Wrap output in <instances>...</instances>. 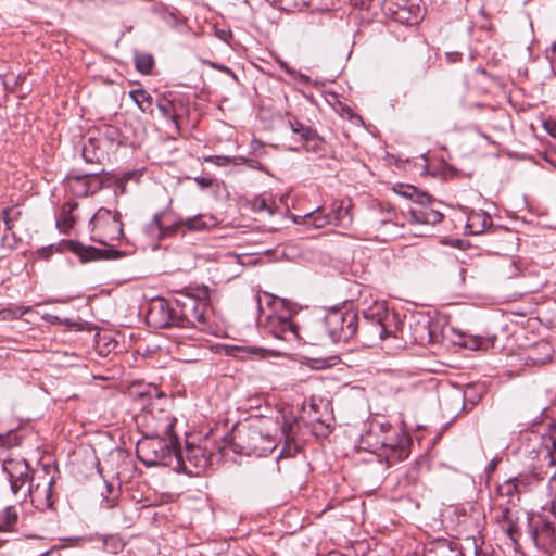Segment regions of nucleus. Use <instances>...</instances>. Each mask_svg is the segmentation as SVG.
<instances>
[{
    "mask_svg": "<svg viewBox=\"0 0 556 556\" xmlns=\"http://www.w3.org/2000/svg\"><path fill=\"white\" fill-rule=\"evenodd\" d=\"M147 317L156 328H177L182 340L194 343L216 333L211 312L210 289L206 286L178 292L173 300L154 299Z\"/></svg>",
    "mask_w": 556,
    "mask_h": 556,
    "instance_id": "1",
    "label": "nucleus"
},
{
    "mask_svg": "<svg viewBox=\"0 0 556 556\" xmlns=\"http://www.w3.org/2000/svg\"><path fill=\"white\" fill-rule=\"evenodd\" d=\"M230 443L236 454L256 457L269 455L277 446L274 435L260 422L236 425Z\"/></svg>",
    "mask_w": 556,
    "mask_h": 556,
    "instance_id": "2",
    "label": "nucleus"
},
{
    "mask_svg": "<svg viewBox=\"0 0 556 556\" xmlns=\"http://www.w3.org/2000/svg\"><path fill=\"white\" fill-rule=\"evenodd\" d=\"M363 317L364 321L359 325L356 337L362 344L372 346L396 336L395 316L388 311L386 303L374 302L363 311Z\"/></svg>",
    "mask_w": 556,
    "mask_h": 556,
    "instance_id": "3",
    "label": "nucleus"
},
{
    "mask_svg": "<svg viewBox=\"0 0 556 556\" xmlns=\"http://www.w3.org/2000/svg\"><path fill=\"white\" fill-rule=\"evenodd\" d=\"M177 435H144L137 442L138 458L147 466H173L177 457Z\"/></svg>",
    "mask_w": 556,
    "mask_h": 556,
    "instance_id": "4",
    "label": "nucleus"
},
{
    "mask_svg": "<svg viewBox=\"0 0 556 556\" xmlns=\"http://www.w3.org/2000/svg\"><path fill=\"white\" fill-rule=\"evenodd\" d=\"M320 326L332 342L346 343L357 337L358 314L351 308L331 307L326 311Z\"/></svg>",
    "mask_w": 556,
    "mask_h": 556,
    "instance_id": "5",
    "label": "nucleus"
},
{
    "mask_svg": "<svg viewBox=\"0 0 556 556\" xmlns=\"http://www.w3.org/2000/svg\"><path fill=\"white\" fill-rule=\"evenodd\" d=\"M91 239L103 245L113 247L123 236L122 216L118 211L100 207L89 220Z\"/></svg>",
    "mask_w": 556,
    "mask_h": 556,
    "instance_id": "6",
    "label": "nucleus"
},
{
    "mask_svg": "<svg viewBox=\"0 0 556 556\" xmlns=\"http://www.w3.org/2000/svg\"><path fill=\"white\" fill-rule=\"evenodd\" d=\"M163 397L153 401L138 417V425L144 435H175L173 433L176 418L163 406Z\"/></svg>",
    "mask_w": 556,
    "mask_h": 556,
    "instance_id": "7",
    "label": "nucleus"
},
{
    "mask_svg": "<svg viewBox=\"0 0 556 556\" xmlns=\"http://www.w3.org/2000/svg\"><path fill=\"white\" fill-rule=\"evenodd\" d=\"M265 295L269 298L268 306L274 308V312L266 318V330L279 340L288 343L296 342L300 338L298 325L289 314L278 313L277 311L278 307L285 308L288 305L287 301L267 292H265Z\"/></svg>",
    "mask_w": 556,
    "mask_h": 556,
    "instance_id": "8",
    "label": "nucleus"
},
{
    "mask_svg": "<svg viewBox=\"0 0 556 556\" xmlns=\"http://www.w3.org/2000/svg\"><path fill=\"white\" fill-rule=\"evenodd\" d=\"M81 156L87 165L97 166V169L81 170L80 168L74 167L70 170V173L65 177V180L68 184H75V186H71L75 190V192L77 190H83L84 185L86 182L94 184L97 178H99L105 173L101 165V152L99 141L96 138L90 137L88 141L84 143L81 149Z\"/></svg>",
    "mask_w": 556,
    "mask_h": 556,
    "instance_id": "9",
    "label": "nucleus"
},
{
    "mask_svg": "<svg viewBox=\"0 0 556 556\" xmlns=\"http://www.w3.org/2000/svg\"><path fill=\"white\" fill-rule=\"evenodd\" d=\"M530 538L535 547L548 556H556V531L541 515L528 519Z\"/></svg>",
    "mask_w": 556,
    "mask_h": 556,
    "instance_id": "10",
    "label": "nucleus"
},
{
    "mask_svg": "<svg viewBox=\"0 0 556 556\" xmlns=\"http://www.w3.org/2000/svg\"><path fill=\"white\" fill-rule=\"evenodd\" d=\"M381 10L386 17L400 24H416L420 18L419 8L410 0H383Z\"/></svg>",
    "mask_w": 556,
    "mask_h": 556,
    "instance_id": "11",
    "label": "nucleus"
},
{
    "mask_svg": "<svg viewBox=\"0 0 556 556\" xmlns=\"http://www.w3.org/2000/svg\"><path fill=\"white\" fill-rule=\"evenodd\" d=\"M207 463L208 459L200 446L187 445L186 451L182 452L178 445L177 457H175L173 466L189 476H198L205 469Z\"/></svg>",
    "mask_w": 556,
    "mask_h": 556,
    "instance_id": "12",
    "label": "nucleus"
},
{
    "mask_svg": "<svg viewBox=\"0 0 556 556\" xmlns=\"http://www.w3.org/2000/svg\"><path fill=\"white\" fill-rule=\"evenodd\" d=\"M534 481H536L534 475L520 473L498 484L496 493L505 500L506 505L516 506L520 501L521 493L528 491Z\"/></svg>",
    "mask_w": 556,
    "mask_h": 556,
    "instance_id": "13",
    "label": "nucleus"
},
{
    "mask_svg": "<svg viewBox=\"0 0 556 556\" xmlns=\"http://www.w3.org/2000/svg\"><path fill=\"white\" fill-rule=\"evenodd\" d=\"M3 471L8 475L10 489L17 495L25 485L33 481L31 468L24 459H8L3 462Z\"/></svg>",
    "mask_w": 556,
    "mask_h": 556,
    "instance_id": "14",
    "label": "nucleus"
},
{
    "mask_svg": "<svg viewBox=\"0 0 556 556\" xmlns=\"http://www.w3.org/2000/svg\"><path fill=\"white\" fill-rule=\"evenodd\" d=\"M442 219L443 214L430 207L428 203L417 204L408 210V222L414 227L413 232L415 236H425L421 227L434 226L441 223Z\"/></svg>",
    "mask_w": 556,
    "mask_h": 556,
    "instance_id": "15",
    "label": "nucleus"
},
{
    "mask_svg": "<svg viewBox=\"0 0 556 556\" xmlns=\"http://www.w3.org/2000/svg\"><path fill=\"white\" fill-rule=\"evenodd\" d=\"M63 247H65L67 251L76 254L81 263L117 258L122 255L119 251L114 249H98L92 245H84L75 240H63Z\"/></svg>",
    "mask_w": 556,
    "mask_h": 556,
    "instance_id": "16",
    "label": "nucleus"
},
{
    "mask_svg": "<svg viewBox=\"0 0 556 556\" xmlns=\"http://www.w3.org/2000/svg\"><path fill=\"white\" fill-rule=\"evenodd\" d=\"M103 188H112L115 195H122L126 192V182L123 181V178H118L116 173H104L97 178L94 184L86 182L84 189L77 190L76 194L87 197Z\"/></svg>",
    "mask_w": 556,
    "mask_h": 556,
    "instance_id": "17",
    "label": "nucleus"
},
{
    "mask_svg": "<svg viewBox=\"0 0 556 556\" xmlns=\"http://www.w3.org/2000/svg\"><path fill=\"white\" fill-rule=\"evenodd\" d=\"M52 485L53 479H49L43 486L39 483L34 484V482H30L24 492V497L28 495L30 497V502L40 510L51 508L53 505Z\"/></svg>",
    "mask_w": 556,
    "mask_h": 556,
    "instance_id": "18",
    "label": "nucleus"
},
{
    "mask_svg": "<svg viewBox=\"0 0 556 556\" xmlns=\"http://www.w3.org/2000/svg\"><path fill=\"white\" fill-rule=\"evenodd\" d=\"M156 108L164 118H168L178 130L181 113L185 111L184 103L177 99H170L166 94H160L156 99Z\"/></svg>",
    "mask_w": 556,
    "mask_h": 556,
    "instance_id": "19",
    "label": "nucleus"
},
{
    "mask_svg": "<svg viewBox=\"0 0 556 556\" xmlns=\"http://www.w3.org/2000/svg\"><path fill=\"white\" fill-rule=\"evenodd\" d=\"M397 214L390 203H380L372 208V224L383 226L387 224H396Z\"/></svg>",
    "mask_w": 556,
    "mask_h": 556,
    "instance_id": "20",
    "label": "nucleus"
},
{
    "mask_svg": "<svg viewBox=\"0 0 556 556\" xmlns=\"http://www.w3.org/2000/svg\"><path fill=\"white\" fill-rule=\"evenodd\" d=\"M350 206L345 207L343 201H334L331 211L328 213L333 225L348 226L352 223Z\"/></svg>",
    "mask_w": 556,
    "mask_h": 556,
    "instance_id": "21",
    "label": "nucleus"
},
{
    "mask_svg": "<svg viewBox=\"0 0 556 556\" xmlns=\"http://www.w3.org/2000/svg\"><path fill=\"white\" fill-rule=\"evenodd\" d=\"M165 212L153 215L152 219L144 226V233L151 241L163 240V219Z\"/></svg>",
    "mask_w": 556,
    "mask_h": 556,
    "instance_id": "22",
    "label": "nucleus"
},
{
    "mask_svg": "<svg viewBox=\"0 0 556 556\" xmlns=\"http://www.w3.org/2000/svg\"><path fill=\"white\" fill-rule=\"evenodd\" d=\"M129 97L135 101V103L143 113H153L154 101L152 96L147 90L142 88L131 90L129 91Z\"/></svg>",
    "mask_w": 556,
    "mask_h": 556,
    "instance_id": "23",
    "label": "nucleus"
},
{
    "mask_svg": "<svg viewBox=\"0 0 556 556\" xmlns=\"http://www.w3.org/2000/svg\"><path fill=\"white\" fill-rule=\"evenodd\" d=\"M163 240L175 237L177 235L185 236V220L182 219H169V216L165 213L163 219Z\"/></svg>",
    "mask_w": 556,
    "mask_h": 556,
    "instance_id": "24",
    "label": "nucleus"
},
{
    "mask_svg": "<svg viewBox=\"0 0 556 556\" xmlns=\"http://www.w3.org/2000/svg\"><path fill=\"white\" fill-rule=\"evenodd\" d=\"M551 345L547 342H539L535 349L530 352L527 359L533 365L545 364L551 359Z\"/></svg>",
    "mask_w": 556,
    "mask_h": 556,
    "instance_id": "25",
    "label": "nucleus"
},
{
    "mask_svg": "<svg viewBox=\"0 0 556 556\" xmlns=\"http://www.w3.org/2000/svg\"><path fill=\"white\" fill-rule=\"evenodd\" d=\"M427 556H465L457 544H450L446 541L438 542L429 549Z\"/></svg>",
    "mask_w": 556,
    "mask_h": 556,
    "instance_id": "26",
    "label": "nucleus"
},
{
    "mask_svg": "<svg viewBox=\"0 0 556 556\" xmlns=\"http://www.w3.org/2000/svg\"><path fill=\"white\" fill-rule=\"evenodd\" d=\"M492 219L490 215L485 213H473L468 217L467 227L470 228L471 233H481L489 226H491Z\"/></svg>",
    "mask_w": 556,
    "mask_h": 556,
    "instance_id": "27",
    "label": "nucleus"
},
{
    "mask_svg": "<svg viewBox=\"0 0 556 556\" xmlns=\"http://www.w3.org/2000/svg\"><path fill=\"white\" fill-rule=\"evenodd\" d=\"M304 219L306 225L316 229L324 228L325 226L332 224L329 214H325L321 207H317L316 210L305 214Z\"/></svg>",
    "mask_w": 556,
    "mask_h": 556,
    "instance_id": "28",
    "label": "nucleus"
},
{
    "mask_svg": "<svg viewBox=\"0 0 556 556\" xmlns=\"http://www.w3.org/2000/svg\"><path fill=\"white\" fill-rule=\"evenodd\" d=\"M18 513L14 505L7 506L0 511V531L12 530L17 523Z\"/></svg>",
    "mask_w": 556,
    "mask_h": 556,
    "instance_id": "29",
    "label": "nucleus"
},
{
    "mask_svg": "<svg viewBox=\"0 0 556 556\" xmlns=\"http://www.w3.org/2000/svg\"><path fill=\"white\" fill-rule=\"evenodd\" d=\"M134 61L136 70L143 75L150 74L154 67V59L150 53L137 52Z\"/></svg>",
    "mask_w": 556,
    "mask_h": 556,
    "instance_id": "30",
    "label": "nucleus"
},
{
    "mask_svg": "<svg viewBox=\"0 0 556 556\" xmlns=\"http://www.w3.org/2000/svg\"><path fill=\"white\" fill-rule=\"evenodd\" d=\"M397 192L404 197L412 199L416 204H424L430 202V195L426 192H420L414 186H400V190Z\"/></svg>",
    "mask_w": 556,
    "mask_h": 556,
    "instance_id": "31",
    "label": "nucleus"
},
{
    "mask_svg": "<svg viewBox=\"0 0 556 556\" xmlns=\"http://www.w3.org/2000/svg\"><path fill=\"white\" fill-rule=\"evenodd\" d=\"M101 541L105 552L110 554H118L125 547V543L121 536L116 534L102 535Z\"/></svg>",
    "mask_w": 556,
    "mask_h": 556,
    "instance_id": "32",
    "label": "nucleus"
},
{
    "mask_svg": "<svg viewBox=\"0 0 556 556\" xmlns=\"http://www.w3.org/2000/svg\"><path fill=\"white\" fill-rule=\"evenodd\" d=\"M300 143L307 152L323 153L325 151V141L315 130L312 131V136H308Z\"/></svg>",
    "mask_w": 556,
    "mask_h": 556,
    "instance_id": "33",
    "label": "nucleus"
},
{
    "mask_svg": "<svg viewBox=\"0 0 556 556\" xmlns=\"http://www.w3.org/2000/svg\"><path fill=\"white\" fill-rule=\"evenodd\" d=\"M22 216V212L20 210H14L13 207L7 206L1 211V219L5 226V229L12 231L14 228V223L20 219Z\"/></svg>",
    "mask_w": 556,
    "mask_h": 556,
    "instance_id": "34",
    "label": "nucleus"
},
{
    "mask_svg": "<svg viewBox=\"0 0 556 556\" xmlns=\"http://www.w3.org/2000/svg\"><path fill=\"white\" fill-rule=\"evenodd\" d=\"M208 227L204 217L199 215L185 220V230L187 231H199Z\"/></svg>",
    "mask_w": 556,
    "mask_h": 556,
    "instance_id": "35",
    "label": "nucleus"
},
{
    "mask_svg": "<svg viewBox=\"0 0 556 556\" xmlns=\"http://www.w3.org/2000/svg\"><path fill=\"white\" fill-rule=\"evenodd\" d=\"M289 127L293 134L299 135L300 142L307 138L308 136H312V131L314 130L299 121H289Z\"/></svg>",
    "mask_w": 556,
    "mask_h": 556,
    "instance_id": "36",
    "label": "nucleus"
},
{
    "mask_svg": "<svg viewBox=\"0 0 556 556\" xmlns=\"http://www.w3.org/2000/svg\"><path fill=\"white\" fill-rule=\"evenodd\" d=\"M510 505H505L502 510H501V515L497 516V521L501 522V521H504L507 523V533L509 534V536L514 539V533L516 531V528H515V525L510 518V508H509Z\"/></svg>",
    "mask_w": 556,
    "mask_h": 556,
    "instance_id": "37",
    "label": "nucleus"
},
{
    "mask_svg": "<svg viewBox=\"0 0 556 556\" xmlns=\"http://www.w3.org/2000/svg\"><path fill=\"white\" fill-rule=\"evenodd\" d=\"M67 249L63 247V241L58 244H49L37 250V255L43 260H48L55 252H65Z\"/></svg>",
    "mask_w": 556,
    "mask_h": 556,
    "instance_id": "38",
    "label": "nucleus"
},
{
    "mask_svg": "<svg viewBox=\"0 0 556 556\" xmlns=\"http://www.w3.org/2000/svg\"><path fill=\"white\" fill-rule=\"evenodd\" d=\"M428 60V53L425 52L420 58V62H415L412 64V71L416 76H425L427 74L429 70Z\"/></svg>",
    "mask_w": 556,
    "mask_h": 556,
    "instance_id": "39",
    "label": "nucleus"
},
{
    "mask_svg": "<svg viewBox=\"0 0 556 556\" xmlns=\"http://www.w3.org/2000/svg\"><path fill=\"white\" fill-rule=\"evenodd\" d=\"M312 431L318 438H326L331 433L332 430L329 424H326L323 420L317 419L312 426Z\"/></svg>",
    "mask_w": 556,
    "mask_h": 556,
    "instance_id": "40",
    "label": "nucleus"
},
{
    "mask_svg": "<svg viewBox=\"0 0 556 556\" xmlns=\"http://www.w3.org/2000/svg\"><path fill=\"white\" fill-rule=\"evenodd\" d=\"M20 444V438L17 434L9 430L5 433H0V446L11 447Z\"/></svg>",
    "mask_w": 556,
    "mask_h": 556,
    "instance_id": "41",
    "label": "nucleus"
},
{
    "mask_svg": "<svg viewBox=\"0 0 556 556\" xmlns=\"http://www.w3.org/2000/svg\"><path fill=\"white\" fill-rule=\"evenodd\" d=\"M30 311V307H17L15 309H3L0 312V315H3V318L10 317L11 319H16L25 315Z\"/></svg>",
    "mask_w": 556,
    "mask_h": 556,
    "instance_id": "42",
    "label": "nucleus"
},
{
    "mask_svg": "<svg viewBox=\"0 0 556 556\" xmlns=\"http://www.w3.org/2000/svg\"><path fill=\"white\" fill-rule=\"evenodd\" d=\"M548 488H549L551 494L553 495L552 513L556 517V469H555L554 475L549 479Z\"/></svg>",
    "mask_w": 556,
    "mask_h": 556,
    "instance_id": "43",
    "label": "nucleus"
},
{
    "mask_svg": "<svg viewBox=\"0 0 556 556\" xmlns=\"http://www.w3.org/2000/svg\"><path fill=\"white\" fill-rule=\"evenodd\" d=\"M116 175L118 178H123V181L127 184L130 180L138 182L142 174L139 170H128Z\"/></svg>",
    "mask_w": 556,
    "mask_h": 556,
    "instance_id": "44",
    "label": "nucleus"
},
{
    "mask_svg": "<svg viewBox=\"0 0 556 556\" xmlns=\"http://www.w3.org/2000/svg\"><path fill=\"white\" fill-rule=\"evenodd\" d=\"M239 350L251 357L263 356V350L258 349V348L245 346V348H240Z\"/></svg>",
    "mask_w": 556,
    "mask_h": 556,
    "instance_id": "45",
    "label": "nucleus"
},
{
    "mask_svg": "<svg viewBox=\"0 0 556 556\" xmlns=\"http://www.w3.org/2000/svg\"><path fill=\"white\" fill-rule=\"evenodd\" d=\"M208 65L211 67L216 68V70H218V71H220L223 73H226V74L232 76L235 79H237V76H236V74L233 73V71L231 68H229V67H227L225 65L218 64L216 62H208Z\"/></svg>",
    "mask_w": 556,
    "mask_h": 556,
    "instance_id": "46",
    "label": "nucleus"
},
{
    "mask_svg": "<svg viewBox=\"0 0 556 556\" xmlns=\"http://www.w3.org/2000/svg\"><path fill=\"white\" fill-rule=\"evenodd\" d=\"M254 207L258 212L266 211L269 214H273V211L270 210V207L266 203L265 199H256L255 202H254Z\"/></svg>",
    "mask_w": 556,
    "mask_h": 556,
    "instance_id": "47",
    "label": "nucleus"
},
{
    "mask_svg": "<svg viewBox=\"0 0 556 556\" xmlns=\"http://www.w3.org/2000/svg\"><path fill=\"white\" fill-rule=\"evenodd\" d=\"M544 129L554 138H556V121L547 119L543 123Z\"/></svg>",
    "mask_w": 556,
    "mask_h": 556,
    "instance_id": "48",
    "label": "nucleus"
},
{
    "mask_svg": "<svg viewBox=\"0 0 556 556\" xmlns=\"http://www.w3.org/2000/svg\"><path fill=\"white\" fill-rule=\"evenodd\" d=\"M2 243L8 245L10 249H14L17 243V239L14 232L11 233V238L8 235L2 237Z\"/></svg>",
    "mask_w": 556,
    "mask_h": 556,
    "instance_id": "49",
    "label": "nucleus"
},
{
    "mask_svg": "<svg viewBox=\"0 0 556 556\" xmlns=\"http://www.w3.org/2000/svg\"><path fill=\"white\" fill-rule=\"evenodd\" d=\"M446 59L450 63H456L462 60V53L453 51V52H446Z\"/></svg>",
    "mask_w": 556,
    "mask_h": 556,
    "instance_id": "50",
    "label": "nucleus"
},
{
    "mask_svg": "<svg viewBox=\"0 0 556 556\" xmlns=\"http://www.w3.org/2000/svg\"><path fill=\"white\" fill-rule=\"evenodd\" d=\"M372 0H351L352 4L354 7H357L362 10L364 9H369V5L371 3Z\"/></svg>",
    "mask_w": 556,
    "mask_h": 556,
    "instance_id": "51",
    "label": "nucleus"
},
{
    "mask_svg": "<svg viewBox=\"0 0 556 556\" xmlns=\"http://www.w3.org/2000/svg\"><path fill=\"white\" fill-rule=\"evenodd\" d=\"M195 181L199 186H201L202 188H206L211 185L212 180L208 179V178H204V177H197L195 178Z\"/></svg>",
    "mask_w": 556,
    "mask_h": 556,
    "instance_id": "52",
    "label": "nucleus"
},
{
    "mask_svg": "<svg viewBox=\"0 0 556 556\" xmlns=\"http://www.w3.org/2000/svg\"><path fill=\"white\" fill-rule=\"evenodd\" d=\"M393 452H394V454L395 453L397 454L396 457L400 458V459H402V458L407 456L405 447H400L399 450L393 448Z\"/></svg>",
    "mask_w": 556,
    "mask_h": 556,
    "instance_id": "53",
    "label": "nucleus"
},
{
    "mask_svg": "<svg viewBox=\"0 0 556 556\" xmlns=\"http://www.w3.org/2000/svg\"><path fill=\"white\" fill-rule=\"evenodd\" d=\"M497 463H498V460H497V459H495V458H494V459H492V460L489 463V465H488V467H486V470H488L489 472L494 471V470H495V468H496V466H497Z\"/></svg>",
    "mask_w": 556,
    "mask_h": 556,
    "instance_id": "54",
    "label": "nucleus"
},
{
    "mask_svg": "<svg viewBox=\"0 0 556 556\" xmlns=\"http://www.w3.org/2000/svg\"><path fill=\"white\" fill-rule=\"evenodd\" d=\"M278 64H279L280 68L285 70L287 73H289V74L293 73V71L288 66V64L285 61L279 60Z\"/></svg>",
    "mask_w": 556,
    "mask_h": 556,
    "instance_id": "55",
    "label": "nucleus"
},
{
    "mask_svg": "<svg viewBox=\"0 0 556 556\" xmlns=\"http://www.w3.org/2000/svg\"><path fill=\"white\" fill-rule=\"evenodd\" d=\"M424 330L427 331V337L429 342H434L433 333L430 328L424 327Z\"/></svg>",
    "mask_w": 556,
    "mask_h": 556,
    "instance_id": "56",
    "label": "nucleus"
},
{
    "mask_svg": "<svg viewBox=\"0 0 556 556\" xmlns=\"http://www.w3.org/2000/svg\"><path fill=\"white\" fill-rule=\"evenodd\" d=\"M63 224L66 226V227H72L73 224H74V219L72 217H66L64 220H63Z\"/></svg>",
    "mask_w": 556,
    "mask_h": 556,
    "instance_id": "57",
    "label": "nucleus"
},
{
    "mask_svg": "<svg viewBox=\"0 0 556 556\" xmlns=\"http://www.w3.org/2000/svg\"><path fill=\"white\" fill-rule=\"evenodd\" d=\"M247 162V159L245 157H242V156H238V157H235L233 159V163L235 164H243Z\"/></svg>",
    "mask_w": 556,
    "mask_h": 556,
    "instance_id": "58",
    "label": "nucleus"
},
{
    "mask_svg": "<svg viewBox=\"0 0 556 556\" xmlns=\"http://www.w3.org/2000/svg\"><path fill=\"white\" fill-rule=\"evenodd\" d=\"M250 167L256 168V169H263V166L258 162L251 164Z\"/></svg>",
    "mask_w": 556,
    "mask_h": 556,
    "instance_id": "59",
    "label": "nucleus"
},
{
    "mask_svg": "<svg viewBox=\"0 0 556 556\" xmlns=\"http://www.w3.org/2000/svg\"><path fill=\"white\" fill-rule=\"evenodd\" d=\"M115 131H116V129H115V128H112V127H110V126H109V127H106V130H105V132H106L108 135H109V134L111 135V134H113V132H115Z\"/></svg>",
    "mask_w": 556,
    "mask_h": 556,
    "instance_id": "60",
    "label": "nucleus"
},
{
    "mask_svg": "<svg viewBox=\"0 0 556 556\" xmlns=\"http://www.w3.org/2000/svg\"><path fill=\"white\" fill-rule=\"evenodd\" d=\"M52 551H53V548L48 549V551H46V552L41 553L39 556H50V554L52 553Z\"/></svg>",
    "mask_w": 556,
    "mask_h": 556,
    "instance_id": "61",
    "label": "nucleus"
},
{
    "mask_svg": "<svg viewBox=\"0 0 556 556\" xmlns=\"http://www.w3.org/2000/svg\"><path fill=\"white\" fill-rule=\"evenodd\" d=\"M214 159H220V156H208V157H205V161L213 162Z\"/></svg>",
    "mask_w": 556,
    "mask_h": 556,
    "instance_id": "62",
    "label": "nucleus"
},
{
    "mask_svg": "<svg viewBox=\"0 0 556 556\" xmlns=\"http://www.w3.org/2000/svg\"><path fill=\"white\" fill-rule=\"evenodd\" d=\"M475 555L476 556H486V554H484V553H478L477 549L475 551Z\"/></svg>",
    "mask_w": 556,
    "mask_h": 556,
    "instance_id": "63",
    "label": "nucleus"
},
{
    "mask_svg": "<svg viewBox=\"0 0 556 556\" xmlns=\"http://www.w3.org/2000/svg\"><path fill=\"white\" fill-rule=\"evenodd\" d=\"M328 556H342V555L339 553H330Z\"/></svg>",
    "mask_w": 556,
    "mask_h": 556,
    "instance_id": "64",
    "label": "nucleus"
}]
</instances>
